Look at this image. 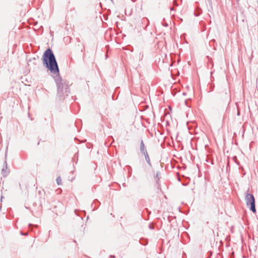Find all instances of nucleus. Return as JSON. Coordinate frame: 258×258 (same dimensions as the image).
I'll list each match as a JSON object with an SVG mask.
<instances>
[{
  "instance_id": "30",
  "label": "nucleus",
  "mask_w": 258,
  "mask_h": 258,
  "mask_svg": "<svg viewBox=\"0 0 258 258\" xmlns=\"http://www.w3.org/2000/svg\"><path fill=\"white\" fill-rule=\"evenodd\" d=\"M32 59H33V60H35V59H36V58H35V57H33V58H32Z\"/></svg>"
},
{
  "instance_id": "17",
  "label": "nucleus",
  "mask_w": 258,
  "mask_h": 258,
  "mask_svg": "<svg viewBox=\"0 0 258 258\" xmlns=\"http://www.w3.org/2000/svg\"><path fill=\"white\" fill-rule=\"evenodd\" d=\"M20 234L21 235H24V236H27L28 235V233L27 232H24L23 231H21Z\"/></svg>"
},
{
  "instance_id": "10",
  "label": "nucleus",
  "mask_w": 258,
  "mask_h": 258,
  "mask_svg": "<svg viewBox=\"0 0 258 258\" xmlns=\"http://www.w3.org/2000/svg\"><path fill=\"white\" fill-rule=\"evenodd\" d=\"M139 242L141 244H142L143 245H146L148 244V241L147 239L144 238H140V239L139 240Z\"/></svg>"
},
{
  "instance_id": "4",
  "label": "nucleus",
  "mask_w": 258,
  "mask_h": 258,
  "mask_svg": "<svg viewBox=\"0 0 258 258\" xmlns=\"http://www.w3.org/2000/svg\"><path fill=\"white\" fill-rule=\"evenodd\" d=\"M10 172L9 170H8V164L7 161L5 160L4 163V167L2 170V173L4 177H6L8 176Z\"/></svg>"
},
{
  "instance_id": "27",
  "label": "nucleus",
  "mask_w": 258,
  "mask_h": 258,
  "mask_svg": "<svg viewBox=\"0 0 258 258\" xmlns=\"http://www.w3.org/2000/svg\"><path fill=\"white\" fill-rule=\"evenodd\" d=\"M66 38V39H70V38L69 37H65L64 39Z\"/></svg>"
},
{
  "instance_id": "34",
  "label": "nucleus",
  "mask_w": 258,
  "mask_h": 258,
  "mask_svg": "<svg viewBox=\"0 0 258 258\" xmlns=\"http://www.w3.org/2000/svg\"><path fill=\"white\" fill-rule=\"evenodd\" d=\"M196 4H197V5L199 4V2H197V3H196Z\"/></svg>"
},
{
  "instance_id": "12",
  "label": "nucleus",
  "mask_w": 258,
  "mask_h": 258,
  "mask_svg": "<svg viewBox=\"0 0 258 258\" xmlns=\"http://www.w3.org/2000/svg\"><path fill=\"white\" fill-rule=\"evenodd\" d=\"M202 12V10L200 8H198L196 11L194 12V15L196 17L199 16Z\"/></svg>"
},
{
  "instance_id": "1",
  "label": "nucleus",
  "mask_w": 258,
  "mask_h": 258,
  "mask_svg": "<svg viewBox=\"0 0 258 258\" xmlns=\"http://www.w3.org/2000/svg\"><path fill=\"white\" fill-rule=\"evenodd\" d=\"M42 60L43 66L49 71L50 76L56 84V99L59 101H62L70 93V85L69 81L63 79L60 76L57 61L51 48H48L44 51L42 54Z\"/></svg>"
},
{
  "instance_id": "31",
  "label": "nucleus",
  "mask_w": 258,
  "mask_h": 258,
  "mask_svg": "<svg viewBox=\"0 0 258 258\" xmlns=\"http://www.w3.org/2000/svg\"><path fill=\"white\" fill-rule=\"evenodd\" d=\"M31 61V59L30 58L29 60H28V61Z\"/></svg>"
},
{
  "instance_id": "18",
  "label": "nucleus",
  "mask_w": 258,
  "mask_h": 258,
  "mask_svg": "<svg viewBox=\"0 0 258 258\" xmlns=\"http://www.w3.org/2000/svg\"><path fill=\"white\" fill-rule=\"evenodd\" d=\"M162 25H163V26H164V27H168V23H167V22H163L162 23Z\"/></svg>"
},
{
  "instance_id": "14",
  "label": "nucleus",
  "mask_w": 258,
  "mask_h": 258,
  "mask_svg": "<svg viewBox=\"0 0 258 258\" xmlns=\"http://www.w3.org/2000/svg\"><path fill=\"white\" fill-rule=\"evenodd\" d=\"M56 183L57 184L59 185H61V177L60 176H58L56 179Z\"/></svg>"
},
{
  "instance_id": "33",
  "label": "nucleus",
  "mask_w": 258,
  "mask_h": 258,
  "mask_svg": "<svg viewBox=\"0 0 258 258\" xmlns=\"http://www.w3.org/2000/svg\"><path fill=\"white\" fill-rule=\"evenodd\" d=\"M31 225H32V224H29V226H31Z\"/></svg>"
},
{
  "instance_id": "25",
  "label": "nucleus",
  "mask_w": 258,
  "mask_h": 258,
  "mask_svg": "<svg viewBox=\"0 0 258 258\" xmlns=\"http://www.w3.org/2000/svg\"><path fill=\"white\" fill-rule=\"evenodd\" d=\"M85 49V47L83 46V48L81 49V51H83Z\"/></svg>"
},
{
  "instance_id": "24",
  "label": "nucleus",
  "mask_w": 258,
  "mask_h": 258,
  "mask_svg": "<svg viewBox=\"0 0 258 258\" xmlns=\"http://www.w3.org/2000/svg\"><path fill=\"white\" fill-rule=\"evenodd\" d=\"M110 257H115V256L113 255H110Z\"/></svg>"
},
{
  "instance_id": "20",
  "label": "nucleus",
  "mask_w": 258,
  "mask_h": 258,
  "mask_svg": "<svg viewBox=\"0 0 258 258\" xmlns=\"http://www.w3.org/2000/svg\"><path fill=\"white\" fill-rule=\"evenodd\" d=\"M149 227L150 229H154V227L149 225Z\"/></svg>"
},
{
  "instance_id": "3",
  "label": "nucleus",
  "mask_w": 258,
  "mask_h": 258,
  "mask_svg": "<svg viewBox=\"0 0 258 258\" xmlns=\"http://www.w3.org/2000/svg\"><path fill=\"white\" fill-rule=\"evenodd\" d=\"M221 98L222 100L229 102L230 101V95L226 90L221 93Z\"/></svg>"
},
{
  "instance_id": "35",
  "label": "nucleus",
  "mask_w": 258,
  "mask_h": 258,
  "mask_svg": "<svg viewBox=\"0 0 258 258\" xmlns=\"http://www.w3.org/2000/svg\"><path fill=\"white\" fill-rule=\"evenodd\" d=\"M39 194H41V191H39Z\"/></svg>"
},
{
  "instance_id": "5",
  "label": "nucleus",
  "mask_w": 258,
  "mask_h": 258,
  "mask_svg": "<svg viewBox=\"0 0 258 258\" xmlns=\"http://www.w3.org/2000/svg\"><path fill=\"white\" fill-rule=\"evenodd\" d=\"M189 130H194L197 127V123L195 121H188L186 123Z\"/></svg>"
},
{
  "instance_id": "7",
  "label": "nucleus",
  "mask_w": 258,
  "mask_h": 258,
  "mask_svg": "<svg viewBox=\"0 0 258 258\" xmlns=\"http://www.w3.org/2000/svg\"><path fill=\"white\" fill-rule=\"evenodd\" d=\"M93 205H95V207L92 211H95L99 207L100 203L98 200L96 199L94 200L93 202L91 204V207H92Z\"/></svg>"
},
{
  "instance_id": "16",
  "label": "nucleus",
  "mask_w": 258,
  "mask_h": 258,
  "mask_svg": "<svg viewBox=\"0 0 258 258\" xmlns=\"http://www.w3.org/2000/svg\"><path fill=\"white\" fill-rule=\"evenodd\" d=\"M190 101V99H186L185 100V104L187 106H189V102Z\"/></svg>"
},
{
  "instance_id": "9",
  "label": "nucleus",
  "mask_w": 258,
  "mask_h": 258,
  "mask_svg": "<svg viewBox=\"0 0 258 258\" xmlns=\"http://www.w3.org/2000/svg\"><path fill=\"white\" fill-rule=\"evenodd\" d=\"M143 155H144L145 156V160L147 162V163L150 166H152V164H151V162L150 161V158H149V156L148 155V152H145V153L143 154Z\"/></svg>"
},
{
  "instance_id": "19",
  "label": "nucleus",
  "mask_w": 258,
  "mask_h": 258,
  "mask_svg": "<svg viewBox=\"0 0 258 258\" xmlns=\"http://www.w3.org/2000/svg\"><path fill=\"white\" fill-rule=\"evenodd\" d=\"M213 90H214V87L211 86L209 92H212Z\"/></svg>"
},
{
  "instance_id": "22",
  "label": "nucleus",
  "mask_w": 258,
  "mask_h": 258,
  "mask_svg": "<svg viewBox=\"0 0 258 258\" xmlns=\"http://www.w3.org/2000/svg\"><path fill=\"white\" fill-rule=\"evenodd\" d=\"M122 185H123V186H124V187L126 186V184H125V183H123L122 184Z\"/></svg>"
},
{
  "instance_id": "28",
  "label": "nucleus",
  "mask_w": 258,
  "mask_h": 258,
  "mask_svg": "<svg viewBox=\"0 0 258 258\" xmlns=\"http://www.w3.org/2000/svg\"><path fill=\"white\" fill-rule=\"evenodd\" d=\"M4 198V197L3 196H1V200H2V199H3Z\"/></svg>"
},
{
  "instance_id": "29",
  "label": "nucleus",
  "mask_w": 258,
  "mask_h": 258,
  "mask_svg": "<svg viewBox=\"0 0 258 258\" xmlns=\"http://www.w3.org/2000/svg\"><path fill=\"white\" fill-rule=\"evenodd\" d=\"M240 115V113L239 112H237V115Z\"/></svg>"
},
{
  "instance_id": "6",
  "label": "nucleus",
  "mask_w": 258,
  "mask_h": 258,
  "mask_svg": "<svg viewBox=\"0 0 258 258\" xmlns=\"http://www.w3.org/2000/svg\"><path fill=\"white\" fill-rule=\"evenodd\" d=\"M140 150L142 154L147 152L146 147L143 141L142 140L140 144Z\"/></svg>"
},
{
  "instance_id": "36",
  "label": "nucleus",
  "mask_w": 258,
  "mask_h": 258,
  "mask_svg": "<svg viewBox=\"0 0 258 258\" xmlns=\"http://www.w3.org/2000/svg\"><path fill=\"white\" fill-rule=\"evenodd\" d=\"M112 2H113V0H111Z\"/></svg>"
},
{
  "instance_id": "23",
  "label": "nucleus",
  "mask_w": 258,
  "mask_h": 258,
  "mask_svg": "<svg viewBox=\"0 0 258 258\" xmlns=\"http://www.w3.org/2000/svg\"><path fill=\"white\" fill-rule=\"evenodd\" d=\"M77 122H75V124H76V127L77 128L78 130L79 131V129L78 128V126H77Z\"/></svg>"
},
{
  "instance_id": "11",
  "label": "nucleus",
  "mask_w": 258,
  "mask_h": 258,
  "mask_svg": "<svg viewBox=\"0 0 258 258\" xmlns=\"http://www.w3.org/2000/svg\"><path fill=\"white\" fill-rule=\"evenodd\" d=\"M78 155H79V151L77 150V153H76L74 155V157L72 158V161L75 162L76 164L77 163L78 161Z\"/></svg>"
},
{
  "instance_id": "15",
  "label": "nucleus",
  "mask_w": 258,
  "mask_h": 258,
  "mask_svg": "<svg viewBox=\"0 0 258 258\" xmlns=\"http://www.w3.org/2000/svg\"><path fill=\"white\" fill-rule=\"evenodd\" d=\"M143 23H145L147 22L148 23L147 25H149V20L147 18H143L142 20Z\"/></svg>"
},
{
  "instance_id": "21",
  "label": "nucleus",
  "mask_w": 258,
  "mask_h": 258,
  "mask_svg": "<svg viewBox=\"0 0 258 258\" xmlns=\"http://www.w3.org/2000/svg\"><path fill=\"white\" fill-rule=\"evenodd\" d=\"M182 95H183V96H185V95H186V92H183L182 93Z\"/></svg>"
},
{
  "instance_id": "2",
  "label": "nucleus",
  "mask_w": 258,
  "mask_h": 258,
  "mask_svg": "<svg viewBox=\"0 0 258 258\" xmlns=\"http://www.w3.org/2000/svg\"><path fill=\"white\" fill-rule=\"evenodd\" d=\"M245 200L247 207L253 213H256L255 198L252 194L247 192Z\"/></svg>"
},
{
  "instance_id": "32",
  "label": "nucleus",
  "mask_w": 258,
  "mask_h": 258,
  "mask_svg": "<svg viewBox=\"0 0 258 258\" xmlns=\"http://www.w3.org/2000/svg\"><path fill=\"white\" fill-rule=\"evenodd\" d=\"M77 112V111H74V113H76Z\"/></svg>"
},
{
  "instance_id": "26",
  "label": "nucleus",
  "mask_w": 258,
  "mask_h": 258,
  "mask_svg": "<svg viewBox=\"0 0 258 258\" xmlns=\"http://www.w3.org/2000/svg\"><path fill=\"white\" fill-rule=\"evenodd\" d=\"M168 220L170 222V217H168Z\"/></svg>"
},
{
  "instance_id": "8",
  "label": "nucleus",
  "mask_w": 258,
  "mask_h": 258,
  "mask_svg": "<svg viewBox=\"0 0 258 258\" xmlns=\"http://www.w3.org/2000/svg\"><path fill=\"white\" fill-rule=\"evenodd\" d=\"M206 3L208 5V9L209 12H211L213 11V7L212 4V0H205Z\"/></svg>"
},
{
  "instance_id": "13",
  "label": "nucleus",
  "mask_w": 258,
  "mask_h": 258,
  "mask_svg": "<svg viewBox=\"0 0 258 258\" xmlns=\"http://www.w3.org/2000/svg\"><path fill=\"white\" fill-rule=\"evenodd\" d=\"M159 175H160V172L157 171L156 173V175L154 177L155 180L157 184H158V181L159 180Z\"/></svg>"
}]
</instances>
